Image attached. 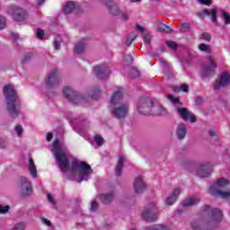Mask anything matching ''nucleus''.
<instances>
[{
    "label": "nucleus",
    "instance_id": "obj_26",
    "mask_svg": "<svg viewBox=\"0 0 230 230\" xmlns=\"http://www.w3.org/2000/svg\"><path fill=\"white\" fill-rule=\"evenodd\" d=\"M124 166H125V157L120 156L119 158V161H118L117 165H116V176L117 177H120V175L123 172Z\"/></svg>",
    "mask_w": 230,
    "mask_h": 230
},
{
    "label": "nucleus",
    "instance_id": "obj_1",
    "mask_svg": "<svg viewBox=\"0 0 230 230\" xmlns=\"http://www.w3.org/2000/svg\"><path fill=\"white\" fill-rule=\"evenodd\" d=\"M202 217H207L208 220L203 223L200 220H194L190 223V227L193 230H213L220 224L224 217L222 210L218 208H211L209 205H204L201 208Z\"/></svg>",
    "mask_w": 230,
    "mask_h": 230
},
{
    "label": "nucleus",
    "instance_id": "obj_55",
    "mask_svg": "<svg viewBox=\"0 0 230 230\" xmlns=\"http://www.w3.org/2000/svg\"><path fill=\"white\" fill-rule=\"evenodd\" d=\"M40 220L42 224H45V226H48V227H51L52 226L51 221L48 220V218L41 217Z\"/></svg>",
    "mask_w": 230,
    "mask_h": 230
},
{
    "label": "nucleus",
    "instance_id": "obj_29",
    "mask_svg": "<svg viewBox=\"0 0 230 230\" xmlns=\"http://www.w3.org/2000/svg\"><path fill=\"white\" fill-rule=\"evenodd\" d=\"M145 230H172L170 226L164 224H155L146 227Z\"/></svg>",
    "mask_w": 230,
    "mask_h": 230
},
{
    "label": "nucleus",
    "instance_id": "obj_63",
    "mask_svg": "<svg viewBox=\"0 0 230 230\" xmlns=\"http://www.w3.org/2000/svg\"><path fill=\"white\" fill-rule=\"evenodd\" d=\"M46 0H36L37 6H42Z\"/></svg>",
    "mask_w": 230,
    "mask_h": 230
},
{
    "label": "nucleus",
    "instance_id": "obj_28",
    "mask_svg": "<svg viewBox=\"0 0 230 230\" xmlns=\"http://www.w3.org/2000/svg\"><path fill=\"white\" fill-rule=\"evenodd\" d=\"M29 172L33 179H37V167L35 166V162L33 159H29Z\"/></svg>",
    "mask_w": 230,
    "mask_h": 230
},
{
    "label": "nucleus",
    "instance_id": "obj_33",
    "mask_svg": "<svg viewBox=\"0 0 230 230\" xmlns=\"http://www.w3.org/2000/svg\"><path fill=\"white\" fill-rule=\"evenodd\" d=\"M217 13L218 11L217 10V8L208 9V14L207 15H209V19L212 21L213 24H218L217 18Z\"/></svg>",
    "mask_w": 230,
    "mask_h": 230
},
{
    "label": "nucleus",
    "instance_id": "obj_23",
    "mask_svg": "<svg viewBox=\"0 0 230 230\" xmlns=\"http://www.w3.org/2000/svg\"><path fill=\"white\" fill-rule=\"evenodd\" d=\"M179 195H181V190L179 189H175L172 194L167 197V199H165V204L167 206H173V204H175V201L177 200V197H179Z\"/></svg>",
    "mask_w": 230,
    "mask_h": 230
},
{
    "label": "nucleus",
    "instance_id": "obj_25",
    "mask_svg": "<svg viewBox=\"0 0 230 230\" xmlns=\"http://www.w3.org/2000/svg\"><path fill=\"white\" fill-rule=\"evenodd\" d=\"M200 202V198H189L184 199L182 206L183 208H191L192 206H197Z\"/></svg>",
    "mask_w": 230,
    "mask_h": 230
},
{
    "label": "nucleus",
    "instance_id": "obj_12",
    "mask_svg": "<svg viewBox=\"0 0 230 230\" xmlns=\"http://www.w3.org/2000/svg\"><path fill=\"white\" fill-rule=\"evenodd\" d=\"M207 60L208 65H202L201 66V71L205 78L211 76V75H215V69H217V63L213 61V58L211 56H208Z\"/></svg>",
    "mask_w": 230,
    "mask_h": 230
},
{
    "label": "nucleus",
    "instance_id": "obj_34",
    "mask_svg": "<svg viewBox=\"0 0 230 230\" xmlns=\"http://www.w3.org/2000/svg\"><path fill=\"white\" fill-rule=\"evenodd\" d=\"M199 50L203 51L204 53H208V55L212 53L211 45H208L205 43H200L199 45Z\"/></svg>",
    "mask_w": 230,
    "mask_h": 230
},
{
    "label": "nucleus",
    "instance_id": "obj_30",
    "mask_svg": "<svg viewBox=\"0 0 230 230\" xmlns=\"http://www.w3.org/2000/svg\"><path fill=\"white\" fill-rule=\"evenodd\" d=\"M84 51H85V42L84 41L77 42V44L75 46L74 52L76 55H80L84 53Z\"/></svg>",
    "mask_w": 230,
    "mask_h": 230
},
{
    "label": "nucleus",
    "instance_id": "obj_58",
    "mask_svg": "<svg viewBox=\"0 0 230 230\" xmlns=\"http://www.w3.org/2000/svg\"><path fill=\"white\" fill-rule=\"evenodd\" d=\"M47 198L49 202H50V204H56L55 199H53V196L51 194H47Z\"/></svg>",
    "mask_w": 230,
    "mask_h": 230
},
{
    "label": "nucleus",
    "instance_id": "obj_15",
    "mask_svg": "<svg viewBox=\"0 0 230 230\" xmlns=\"http://www.w3.org/2000/svg\"><path fill=\"white\" fill-rule=\"evenodd\" d=\"M188 134V128L184 122H180L174 131V136L178 141H184Z\"/></svg>",
    "mask_w": 230,
    "mask_h": 230
},
{
    "label": "nucleus",
    "instance_id": "obj_14",
    "mask_svg": "<svg viewBox=\"0 0 230 230\" xmlns=\"http://www.w3.org/2000/svg\"><path fill=\"white\" fill-rule=\"evenodd\" d=\"M45 84L47 87H57L60 84V74H58V71L52 70L45 79Z\"/></svg>",
    "mask_w": 230,
    "mask_h": 230
},
{
    "label": "nucleus",
    "instance_id": "obj_40",
    "mask_svg": "<svg viewBox=\"0 0 230 230\" xmlns=\"http://www.w3.org/2000/svg\"><path fill=\"white\" fill-rule=\"evenodd\" d=\"M124 62L126 66H131L132 62H134V58H132V54L126 55L124 57Z\"/></svg>",
    "mask_w": 230,
    "mask_h": 230
},
{
    "label": "nucleus",
    "instance_id": "obj_27",
    "mask_svg": "<svg viewBox=\"0 0 230 230\" xmlns=\"http://www.w3.org/2000/svg\"><path fill=\"white\" fill-rule=\"evenodd\" d=\"M75 8H76V2L68 1L65 4L64 12L67 15L69 13H73V12H75Z\"/></svg>",
    "mask_w": 230,
    "mask_h": 230
},
{
    "label": "nucleus",
    "instance_id": "obj_44",
    "mask_svg": "<svg viewBox=\"0 0 230 230\" xmlns=\"http://www.w3.org/2000/svg\"><path fill=\"white\" fill-rule=\"evenodd\" d=\"M198 17H199V19H204L205 15H209V9H204L199 13H197Z\"/></svg>",
    "mask_w": 230,
    "mask_h": 230
},
{
    "label": "nucleus",
    "instance_id": "obj_46",
    "mask_svg": "<svg viewBox=\"0 0 230 230\" xmlns=\"http://www.w3.org/2000/svg\"><path fill=\"white\" fill-rule=\"evenodd\" d=\"M23 128H22V126H21L20 124H18L16 127H15V132L17 134V136L19 137H21L22 136V132H23Z\"/></svg>",
    "mask_w": 230,
    "mask_h": 230
},
{
    "label": "nucleus",
    "instance_id": "obj_62",
    "mask_svg": "<svg viewBox=\"0 0 230 230\" xmlns=\"http://www.w3.org/2000/svg\"><path fill=\"white\" fill-rule=\"evenodd\" d=\"M53 139V133H48L47 134V141H51Z\"/></svg>",
    "mask_w": 230,
    "mask_h": 230
},
{
    "label": "nucleus",
    "instance_id": "obj_41",
    "mask_svg": "<svg viewBox=\"0 0 230 230\" xmlns=\"http://www.w3.org/2000/svg\"><path fill=\"white\" fill-rule=\"evenodd\" d=\"M94 141H95L97 146H102L103 143H105V141L103 140V137H102V136H100V135H96L94 137Z\"/></svg>",
    "mask_w": 230,
    "mask_h": 230
},
{
    "label": "nucleus",
    "instance_id": "obj_20",
    "mask_svg": "<svg viewBox=\"0 0 230 230\" xmlns=\"http://www.w3.org/2000/svg\"><path fill=\"white\" fill-rule=\"evenodd\" d=\"M209 193L214 197H221V199H230V190L229 191H222L216 186L209 187Z\"/></svg>",
    "mask_w": 230,
    "mask_h": 230
},
{
    "label": "nucleus",
    "instance_id": "obj_54",
    "mask_svg": "<svg viewBox=\"0 0 230 230\" xmlns=\"http://www.w3.org/2000/svg\"><path fill=\"white\" fill-rule=\"evenodd\" d=\"M119 15L123 21H128V19H129L128 13H127V12H120Z\"/></svg>",
    "mask_w": 230,
    "mask_h": 230
},
{
    "label": "nucleus",
    "instance_id": "obj_24",
    "mask_svg": "<svg viewBox=\"0 0 230 230\" xmlns=\"http://www.w3.org/2000/svg\"><path fill=\"white\" fill-rule=\"evenodd\" d=\"M106 6H109L110 13H111V15H119V6L116 4H112V0H106Z\"/></svg>",
    "mask_w": 230,
    "mask_h": 230
},
{
    "label": "nucleus",
    "instance_id": "obj_13",
    "mask_svg": "<svg viewBox=\"0 0 230 230\" xmlns=\"http://www.w3.org/2000/svg\"><path fill=\"white\" fill-rule=\"evenodd\" d=\"M176 112L183 119V121H190V123H195V121H197V117H195V114L190 111L187 108L178 107L176 108Z\"/></svg>",
    "mask_w": 230,
    "mask_h": 230
},
{
    "label": "nucleus",
    "instance_id": "obj_43",
    "mask_svg": "<svg viewBox=\"0 0 230 230\" xmlns=\"http://www.w3.org/2000/svg\"><path fill=\"white\" fill-rule=\"evenodd\" d=\"M180 31H181V33H186V32L190 31V23H188V22L182 23L181 25Z\"/></svg>",
    "mask_w": 230,
    "mask_h": 230
},
{
    "label": "nucleus",
    "instance_id": "obj_21",
    "mask_svg": "<svg viewBox=\"0 0 230 230\" xmlns=\"http://www.w3.org/2000/svg\"><path fill=\"white\" fill-rule=\"evenodd\" d=\"M114 197H116V191L111 190L106 193H102L99 196L101 202L105 205L111 204L112 200H114Z\"/></svg>",
    "mask_w": 230,
    "mask_h": 230
},
{
    "label": "nucleus",
    "instance_id": "obj_16",
    "mask_svg": "<svg viewBox=\"0 0 230 230\" xmlns=\"http://www.w3.org/2000/svg\"><path fill=\"white\" fill-rule=\"evenodd\" d=\"M226 85H230V75L223 72L220 75V78L216 81L214 84L215 91H218L221 87H226Z\"/></svg>",
    "mask_w": 230,
    "mask_h": 230
},
{
    "label": "nucleus",
    "instance_id": "obj_38",
    "mask_svg": "<svg viewBox=\"0 0 230 230\" xmlns=\"http://www.w3.org/2000/svg\"><path fill=\"white\" fill-rule=\"evenodd\" d=\"M221 19L225 21V24H230V14L226 11L221 12Z\"/></svg>",
    "mask_w": 230,
    "mask_h": 230
},
{
    "label": "nucleus",
    "instance_id": "obj_2",
    "mask_svg": "<svg viewBox=\"0 0 230 230\" xmlns=\"http://www.w3.org/2000/svg\"><path fill=\"white\" fill-rule=\"evenodd\" d=\"M5 100L6 111L13 119L21 116V99L17 94V90L12 84H6L3 88Z\"/></svg>",
    "mask_w": 230,
    "mask_h": 230
},
{
    "label": "nucleus",
    "instance_id": "obj_35",
    "mask_svg": "<svg viewBox=\"0 0 230 230\" xmlns=\"http://www.w3.org/2000/svg\"><path fill=\"white\" fill-rule=\"evenodd\" d=\"M157 31H161L162 33H172V31H173V30L170 28V26H167L166 24H164V23H161L157 27Z\"/></svg>",
    "mask_w": 230,
    "mask_h": 230
},
{
    "label": "nucleus",
    "instance_id": "obj_32",
    "mask_svg": "<svg viewBox=\"0 0 230 230\" xmlns=\"http://www.w3.org/2000/svg\"><path fill=\"white\" fill-rule=\"evenodd\" d=\"M160 64L164 66V72L167 75V78H172V68L170 67V65L164 61V59H160Z\"/></svg>",
    "mask_w": 230,
    "mask_h": 230
},
{
    "label": "nucleus",
    "instance_id": "obj_56",
    "mask_svg": "<svg viewBox=\"0 0 230 230\" xmlns=\"http://www.w3.org/2000/svg\"><path fill=\"white\" fill-rule=\"evenodd\" d=\"M6 28V19H0V30H4Z\"/></svg>",
    "mask_w": 230,
    "mask_h": 230
},
{
    "label": "nucleus",
    "instance_id": "obj_50",
    "mask_svg": "<svg viewBox=\"0 0 230 230\" xmlns=\"http://www.w3.org/2000/svg\"><path fill=\"white\" fill-rule=\"evenodd\" d=\"M36 36H37V38L40 39V40L44 39V31H42V29H38V30L36 31Z\"/></svg>",
    "mask_w": 230,
    "mask_h": 230
},
{
    "label": "nucleus",
    "instance_id": "obj_45",
    "mask_svg": "<svg viewBox=\"0 0 230 230\" xmlns=\"http://www.w3.org/2000/svg\"><path fill=\"white\" fill-rule=\"evenodd\" d=\"M166 99L170 100V102H172V103H175V104H179V98L175 97L173 95H166Z\"/></svg>",
    "mask_w": 230,
    "mask_h": 230
},
{
    "label": "nucleus",
    "instance_id": "obj_17",
    "mask_svg": "<svg viewBox=\"0 0 230 230\" xmlns=\"http://www.w3.org/2000/svg\"><path fill=\"white\" fill-rule=\"evenodd\" d=\"M197 173L201 178L209 177L211 175V167L208 164H199L197 167Z\"/></svg>",
    "mask_w": 230,
    "mask_h": 230
},
{
    "label": "nucleus",
    "instance_id": "obj_51",
    "mask_svg": "<svg viewBox=\"0 0 230 230\" xmlns=\"http://www.w3.org/2000/svg\"><path fill=\"white\" fill-rule=\"evenodd\" d=\"M33 57V54L31 53H27L23 56V58L22 62H29V60H31V58Z\"/></svg>",
    "mask_w": 230,
    "mask_h": 230
},
{
    "label": "nucleus",
    "instance_id": "obj_9",
    "mask_svg": "<svg viewBox=\"0 0 230 230\" xmlns=\"http://www.w3.org/2000/svg\"><path fill=\"white\" fill-rule=\"evenodd\" d=\"M152 107H154V100L148 97L140 98L137 106L138 112L145 116L152 112Z\"/></svg>",
    "mask_w": 230,
    "mask_h": 230
},
{
    "label": "nucleus",
    "instance_id": "obj_61",
    "mask_svg": "<svg viewBox=\"0 0 230 230\" xmlns=\"http://www.w3.org/2000/svg\"><path fill=\"white\" fill-rule=\"evenodd\" d=\"M136 30L137 31H140L141 33H143V31H145V28H143V26H141L139 24L137 25Z\"/></svg>",
    "mask_w": 230,
    "mask_h": 230
},
{
    "label": "nucleus",
    "instance_id": "obj_48",
    "mask_svg": "<svg viewBox=\"0 0 230 230\" xmlns=\"http://www.w3.org/2000/svg\"><path fill=\"white\" fill-rule=\"evenodd\" d=\"M199 39H203V40H208L209 42L211 40V35L208 32H203L200 36Z\"/></svg>",
    "mask_w": 230,
    "mask_h": 230
},
{
    "label": "nucleus",
    "instance_id": "obj_59",
    "mask_svg": "<svg viewBox=\"0 0 230 230\" xmlns=\"http://www.w3.org/2000/svg\"><path fill=\"white\" fill-rule=\"evenodd\" d=\"M0 148H6V141L3 138H0Z\"/></svg>",
    "mask_w": 230,
    "mask_h": 230
},
{
    "label": "nucleus",
    "instance_id": "obj_6",
    "mask_svg": "<svg viewBox=\"0 0 230 230\" xmlns=\"http://www.w3.org/2000/svg\"><path fill=\"white\" fill-rule=\"evenodd\" d=\"M63 94L66 100H67V102H69V103H72L73 105H78V103H82V102L85 100L84 95L73 90V88L69 86H66L63 89Z\"/></svg>",
    "mask_w": 230,
    "mask_h": 230
},
{
    "label": "nucleus",
    "instance_id": "obj_3",
    "mask_svg": "<svg viewBox=\"0 0 230 230\" xmlns=\"http://www.w3.org/2000/svg\"><path fill=\"white\" fill-rule=\"evenodd\" d=\"M71 176L67 173L66 174V177L68 178L69 181L84 182V181H87V179L91 177L93 168L85 162L74 161L71 164Z\"/></svg>",
    "mask_w": 230,
    "mask_h": 230
},
{
    "label": "nucleus",
    "instance_id": "obj_60",
    "mask_svg": "<svg viewBox=\"0 0 230 230\" xmlns=\"http://www.w3.org/2000/svg\"><path fill=\"white\" fill-rule=\"evenodd\" d=\"M54 49H60V41L58 40L54 41Z\"/></svg>",
    "mask_w": 230,
    "mask_h": 230
},
{
    "label": "nucleus",
    "instance_id": "obj_53",
    "mask_svg": "<svg viewBox=\"0 0 230 230\" xmlns=\"http://www.w3.org/2000/svg\"><path fill=\"white\" fill-rule=\"evenodd\" d=\"M143 39L146 44H147V46H150V43H151L150 34H144Z\"/></svg>",
    "mask_w": 230,
    "mask_h": 230
},
{
    "label": "nucleus",
    "instance_id": "obj_64",
    "mask_svg": "<svg viewBox=\"0 0 230 230\" xmlns=\"http://www.w3.org/2000/svg\"><path fill=\"white\" fill-rule=\"evenodd\" d=\"M196 103H197V105H200V103H202V97H198L196 99Z\"/></svg>",
    "mask_w": 230,
    "mask_h": 230
},
{
    "label": "nucleus",
    "instance_id": "obj_10",
    "mask_svg": "<svg viewBox=\"0 0 230 230\" xmlns=\"http://www.w3.org/2000/svg\"><path fill=\"white\" fill-rule=\"evenodd\" d=\"M19 187L22 197H30L31 195L33 186H31V181L28 178L24 176L20 177Z\"/></svg>",
    "mask_w": 230,
    "mask_h": 230
},
{
    "label": "nucleus",
    "instance_id": "obj_4",
    "mask_svg": "<svg viewBox=\"0 0 230 230\" xmlns=\"http://www.w3.org/2000/svg\"><path fill=\"white\" fill-rule=\"evenodd\" d=\"M52 152L55 155V159L58 161V168H60L64 173H67L70 170L69 159L64 149H62V146H60V139L57 138L54 141Z\"/></svg>",
    "mask_w": 230,
    "mask_h": 230
},
{
    "label": "nucleus",
    "instance_id": "obj_11",
    "mask_svg": "<svg viewBox=\"0 0 230 230\" xmlns=\"http://www.w3.org/2000/svg\"><path fill=\"white\" fill-rule=\"evenodd\" d=\"M93 71L99 80H107L111 75V67L105 65H98L93 68Z\"/></svg>",
    "mask_w": 230,
    "mask_h": 230
},
{
    "label": "nucleus",
    "instance_id": "obj_7",
    "mask_svg": "<svg viewBox=\"0 0 230 230\" xmlns=\"http://www.w3.org/2000/svg\"><path fill=\"white\" fill-rule=\"evenodd\" d=\"M141 217L142 220H145V222H155V220H157V207L155 203L150 202L145 207Z\"/></svg>",
    "mask_w": 230,
    "mask_h": 230
},
{
    "label": "nucleus",
    "instance_id": "obj_57",
    "mask_svg": "<svg viewBox=\"0 0 230 230\" xmlns=\"http://www.w3.org/2000/svg\"><path fill=\"white\" fill-rule=\"evenodd\" d=\"M180 89L183 92V93H188L190 86H188V84H183L180 86Z\"/></svg>",
    "mask_w": 230,
    "mask_h": 230
},
{
    "label": "nucleus",
    "instance_id": "obj_42",
    "mask_svg": "<svg viewBox=\"0 0 230 230\" xmlns=\"http://www.w3.org/2000/svg\"><path fill=\"white\" fill-rule=\"evenodd\" d=\"M10 211V205L3 206L0 204V215H6Z\"/></svg>",
    "mask_w": 230,
    "mask_h": 230
},
{
    "label": "nucleus",
    "instance_id": "obj_39",
    "mask_svg": "<svg viewBox=\"0 0 230 230\" xmlns=\"http://www.w3.org/2000/svg\"><path fill=\"white\" fill-rule=\"evenodd\" d=\"M100 94H102L100 89L92 90L90 93V96L93 100H98V98H100Z\"/></svg>",
    "mask_w": 230,
    "mask_h": 230
},
{
    "label": "nucleus",
    "instance_id": "obj_31",
    "mask_svg": "<svg viewBox=\"0 0 230 230\" xmlns=\"http://www.w3.org/2000/svg\"><path fill=\"white\" fill-rule=\"evenodd\" d=\"M215 186L216 188H226V186H229V181L226 178H221L216 181L215 184L212 185Z\"/></svg>",
    "mask_w": 230,
    "mask_h": 230
},
{
    "label": "nucleus",
    "instance_id": "obj_36",
    "mask_svg": "<svg viewBox=\"0 0 230 230\" xmlns=\"http://www.w3.org/2000/svg\"><path fill=\"white\" fill-rule=\"evenodd\" d=\"M136 39H137V35L136 33L132 32L129 34L126 40V46L128 48V46H130L134 40H136Z\"/></svg>",
    "mask_w": 230,
    "mask_h": 230
},
{
    "label": "nucleus",
    "instance_id": "obj_47",
    "mask_svg": "<svg viewBox=\"0 0 230 230\" xmlns=\"http://www.w3.org/2000/svg\"><path fill=\"white\" fill-rule=\"evenodd\" d=\"M166 45L171 49H177V43L175 41L168 40V41H166Z\"/></svg>",
    "mask_w": 230,
    "mask_h": 230
},
{
    "label": "nucleus",
    "instance_id": "obj_52",
    "mask_svg": "<svg viewBox=\"0 0 230 230\" xmlns=\"http://www.w3.org/2000/svg\"><path fill=\"white\" fill-rule=\"evenodd\" d=\"M89 209L90 211H96V209H98V203L96 201H92Z\"/></svg>",
    "mask_w": 230,
    "mask_h": 230
},
{
    "label": "nucleus",
    "instance_id": "obj_49",
    "mask_svg": "<svg viewBox=\"0 0 230 230\" xmlns=\"http://www.w3.org/2000/svg\"><path fill=\"white\" fill-rule=\"evenodd\" d=\"M198 2L200 4H204L205 6H211V4H213V1L212 0H198Z\"/></svg>",
    "mask_w": 230,
    "mask_h": 230
},
{
    "label": "nucleus",
    "instance_id": "obj_19",
    "mask_svg": "<svg viewBox=\"0 0 230 230\" xmlns=\"http://www.w3.org/2000/svg\"><path fill=\"white\" fill-rule=\"evenodd\" d=\"M133 190L136 193L139 194L143 193V191L146 190V183H145V181H143V177L138 176L135 179Z\"/></svg>",
    "mask_w": 230,
    "mask_h": 230
},
{
    "label": "nucleus",
    "instance_id": "obj_37",
    "mask_svg": "<svg viewBox=\"0 0 230 230\" xmlns=\"http://www.w3.org/2000/svg\"><path fill=\"white\" fill-rule=\"evenodd\" d=\"M129 76L133 79L139 78L141 76V73L138 72L137 68L132 67L129 71Z\"/></svg>",
    "mask_w": 230,
    "mask_h": 230
},
{
    "label": "nucleus",
    "instance_id": "obj_22",
    "mask_svg": "<svg viewBox=\"0 0 230 230\" xmlns=\"http://www.w3.org/2000/svg\"><path fill=\"white\" fill-rule=\"evenodd\" d=\"M153 116H166V110L162 105H154L151 107V112L149 113Z\"/></svg>",
    "mask_w": 230,
    "mask_h": 230
},
{
    "label": "nucleus",
    "instance_id": "obj_8",
    "mask_svg": "<svg viewBox=\"0 0 230 230\" xmlns=\"http://www.w3.org/2000/svg\"><path fill=\"white\" fill-rule=\"evenodd\" d=\"M111 107V114L116 119H125L128 116V103L124 102Z\"/></svg>",
    "mask_w": 230,
    "mask_h": 230
},
{
    "label": "nucleus",
    "instance_id": "obj_5",
    "mask_svg": "<svg viewBox=\"0 0 230 230\" xmlns=\"http://www.w3.org/2000/svg\"><path fill=\"white\" fill-rule=\"evenodd\" d=\"M7 13L11 15L14 22H24V21H28V17H30L28 10L17 4L10 5L8 7Z\"/></svg>",
    "mask_w": 230,
    "mask_h": 230
},
{
    "label": "nucleus",
    "instance_id": "obj_18",
    "mask_svg": "<svg viewBox=\"0 0 230 230\" xmlns=\"http://www.w3.org/2000/svg\"><path fill=\"white\" fill-rule=\"evenodd\" d=\"M110 102L111 107L114 105H121L123 102V91L117 90L110 97Z\"/></svg>",
    "mask_w": 230,
    "mask_h": 230
}]
</instances>
